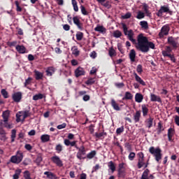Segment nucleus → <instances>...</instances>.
<instances>
[{
	"mask_svg": "<svg viewBox=\"0 0 179 179\" xmlns=\"http://www.w3.org/2000/svg\"><path fill=\"white\" fill-rule=\"evenodd\" d=\"M164 131V128L163 127V124H162V122L158 123V127H157V134L158 135H160L162 132Z\"/></svg>",
	"mask_w": 179,
	"mask_h": 179,
	"instance_id": "obj_38",
	"label": "nucleus"
},
{
	"mask_svg": "<svg viewBox=\"0 0 179 179\" xmlns=\"http://www.w3.org/2000/svg\"><path fill=\"white\" fill-rule=\"evenodd\" d=\"M108 55L110 57H115V55H117V53L115 52V50H114V48H110L108 50Z\"/></svg>",
	"mask_w": 179,
	"mask_h": 179,
	"instance_id": "obj_41",
	"label": "nucleus"
},
{
	"mask_svg": "<svg viewBox=\"0 0 179 179\" xmlns=\"http://www.w3.org/2000/svg\"><path fill=\"white\" fill-rule=\"evenodd\" d=\"M21 115H22V121H24V119L27 118V117L30 115V113L29 112V110H26Z\"/></svg>",
	"mask_w": 179,
	"mask_h": 179,
	"instance_id": "obj_48",
	"label": "nucleus"
},
{
	"mask_svg": "<svg viewBox=\"0 0 179 179\" xmlns=\"http://www.w3.org/2000/svg\"><path fill=\"white\" fill-rule=\"evenodd\" d=\"M173 50L171 49V47L170 46H166L165 48V50H162V55L164 57H169V55H171L170 52H171Z\"/></svg>",
	"mask_w": 179,
	"mask_h": 179,
	"instance_id": "obj_19",
	"label": "nucleus"
},
{
	"mask_svg": "<svg viewBox=\"0 0 179 179\" xmlns=\"http://www.w3.org/2000/svg\"><path fill=\"white\" fill-rule=\"evenodd\" d=\"M145 166V169L148 167V164L145 163V159H138V164L137 167L138 169H142Z\"/></svg>",
	"mask_w": 179,
	"mask_h": 179,
	"instance_id": "obj_23",
	"label": "nucleus"
},
{
	"mask_svg": "<svg viewBox=\"0 0 179 179\" xmlns=\"http://www.w3.org/2000/svg\"><path fill=\"white\" fill-rule=\"evenodd\" d=\"M34 73H35V78L36 80H40L43 79V76H44V74L37 70H34Z\"/></svg>",
	"mask_w": 179,
	"mask_h": 179,
	"instance_id": "obj_25",
	"label": "nucleus"
},
{
	"mask_svg": "<svg viewBox=\"0 0 179 179\" xmlns=\"http://www.w3.org/2000/svg\"><path fill=\"white\" fill-rule=\"evenodd\" d=\"M24 179H34V178H31L30 171H24Z\"/></svg>",
	"mask_w": 179,
	"mask_h": 179,
	"instance_id": "obj_43",
	"label": "nucleus"
},
{
	"mask_svg": "<svg viewBox=\"0 0 179 179\" xmlns=\"http://www.w3.org/2000/svg\"><path fill=\"white\" fill-rule=\"evenodd\" d=\"M96 154L97 152H96V150H92L87 155L86 157L87 159H89L90 160L93 159V157H94V156H96Z\"/></svg>",
	"mask_w": 179,
	"mask_h": 179,
	"instance_id": "obj_37",
	"label": "nucleus"
},
{
	"mask_svg": "<svg viewBox=\"0 0 179 179\" xmlns=\"http://www.w3.org/2000/svg\"><path fill=\"white\" fill-rule=\"evenodd\" d=\"M138 160H143L145 159V155H143V152H140L137 153Z\"/></svg>",
	"mask_w": 179,
	"mask_h": 179,
	"instance_id": "obj_51",
	"label": "nucleus"
},
{
	"mask_svg": "<svg viewBox=\"0 0 179 179\" xmlns=\"http://www.w3.org/2000/svg\"><path fill=\"white\" fill-rule=\"evenodd\" d=\"M96 83V78H88V80L85 81V85L90 86Z\"/></svg>",
	"mask_w": 179,
	"mask_h": 179,
	"instance_id": "obj_31",
	"label": "nucleus"
},
{
	"mask_svg": "<svg viewBox=\"0 0 179 179\" xmlns=\"http://www.w3.org/2000/svg\"><path fill=\"white\" fill-rule=\"evenodd\" d=\"M73 22L74 24H76L79 29V30H83V24L80 22V20H79V17L78 16H75L73 17Z\"/></svg>",
	"mask_w": 179,
	"mask_h": 179,
	"instance_id": "obj_9",
	"label": "nucleus"
},
{
	"mask_svg": "<svg viewBox=\"0 0 179 179\" xmlns=\"http://www.w3.org/2000/svg\"><path fill=\"white\" fill-rule=\"evenodd\" d=\"M119 176H124L125 174V169H118Z\"/></svg>",
	"mask_w": 179,
	"mask_h": 179,
	"instance_id": "obj_64",
	"label": "nucleus"
},
{
	"mask_svg": "<svg viewBox=\"0 0 179 179\" xmlns=\"http://www.w3.org/2000/svg\"><path fill=\"white\" fill-rule=\"evenodd\" d=\"M154 178H155V176L150 174L149 169H145L143 171L141 178V179H154Z\"/></svg>",
	"mask_w": 179,
	"mask_h": 179,
	"instance_id": "obj_8",
	"label": "nucleus"
},
{
	"mask_svg": "<svg viewBox=\"0 0 179 179\" xmlns=\"http://www.w3.org/2000/svg\"><path fill=\"white\" fill-rule=\"evenodd\" d=\"M153 120L154 118L150 116L149 118L145 121L148 128H152V127H153Z\"/></svg>",
	"mask_w": 179,
	"mask_h": 179,
	"instance_id": "obj_22",
	"label": "nucleus"
},
{
	"mask_svg": "<svg viewBox=\"0 0 179 179\" xmlns=\"http://www.w3.org/2000/svg\"><path fill=\"white\" fill-rule=\"evenodd\" d=\"M1 93L4 99H8V97H9V95L8 94V92L5 89H2L1 91Z\"/></svg>",
	"mask_w": 179,
	"mask_h": 179,
	"instance_id": "obj_47",
	"label": "nucleus"
},
{
	"mask_svg": "<svg viewBox=\"0 0 179 179\" xmlns=\"http://www.w3.org/2000/svg\"><path fill=\"white\" fill-rule=\"evenodd\" d=\"M170 31V27L168 25H164L161 29V31L159 33L160 38H163L164 36H167Z\"/></svg>",
	"mask_w": 179,
	"mask_h": 179,
	"instance_id": "obj_7",
	"label": "nucleus"
},
{
	"mask_svg": "<svg viewBox=\"0 0 179 179\" xmlns=\"http://www.w3.org/2000/svg\"><path fill=\"white\" fill-rule=\"evenodd\" d=\"M55 150L57 152V153H61L62 150V145L61 144H58L55 147Z\"/></svg>",
	"mask_w": 179,
	"mask_h": 179,
	"instance_id": "obj_54",
	"label": "nucleus"
},
{
	"mask_svg": "<svg viewBox=\"0 0 179 179\" xmlns=\"http://www.w3.org/2000/svg\"><path fill=\"white\" fill-rule=\"evenodd\" d=\"M43 97H44V95H43V94H35L33 96V100H34L35 101H37V100H41V99H43Z\"/></svg>",
	"mask_w": 179,
	"mask_h": 179,
	"instance_id": "obj_39",
	"label": "nucleus"
},
{
	"mask_svg": "<svg viewBox=\"0 0 179 179\" xmlns=\"http://www.w3.org/2000/svg\"><path fill=\"white\" fill-rule=\"evenodd\" d=\"M137 45H136L137 50H139L142 52H148L149 49L155 50V43L149 42L146 36H143V34H139L137 38Z\"/></svg>",
	"mask_w": 179,
	"mask_h": 179,
	"instance_id": "obj_1",
	"label": "nucleus"
},
{
	"mask_svg": "<svg viewBox=\"0 0 179 179\" xmlns=\"http://www.w3.org/2000/svg\"><path fill=\"white\" fill-rule=\"evenodd\" d=\"M76 36L78 41H81V40L83 38V34L80 31H78L77 32Z\"/></svg>",
	"mask_w": 179,
	"mask_h": 179,
	"instance_id": "obj_46",
	"label": "nucleus"
},
{
	"mask_svg": "<svg viewBox=\"0 0 179 179\" xmlns=\"http://www.w3.org/2000/svg\"><path fill=\"white\" fill-rule=\"evenodd\" d=\"M22 173V169H17L15 171V174L13 176V179H19V176Z\"/></svg>",
	"mask_w": 179,
	"mask_h": 179,
	"instance_id": "obj_34",
	"label": "nucleus"
},
{
	"mask_svg": "<svg viewBox=\"0 0 179 179\" xmlns=\"http://www.w3.org/2000/svg\"><path fill=\"white\" fill-rule=\"evenodd\" d=\"M71 3L73 5V10L75 12H79V7L78 6V2L76 0H71Z\"/></svg>",
	"mask_w": 179,
	"mask_h": 179,
	"instance_id": "obj_35",
	"label": "nucleus"
},
{
	"mask_svg": "<svg viewBox=\"0 0 179 179\" xmlns=\"http://www.w3.org/2000/svg\"><path fill=\"white\" fill-rule=\"evenodd\" d=\"M118 170H125V163L122 162V163L119 164Z\"/></svg>",
	"mask_w": 179,
	"mask_h": 179,
	"instance_id": "obj_61",
	"label": "nucleus"
},
{
	"mask_svg": "<svg viewBox=\"0 0 179 179\" xmlns=\"http://www.w3.org/2000/svg\"><path fill=\"white\" fill-rule=\"evenodd\" d=\"M63 29L66 31H69V30H71V26H69V24H64L63 25Z\"/></svg>",
	"mask_w": 179,
	"mask_h": 179,
	"instance_id": "obj_60",
	"label": "nucleus"
},
{
	"mask_svg": "<svg viewBox=\"0 0 179 179\" xmlns=\"http://www.w3.org/2000/svg\"><path fill=\"white\" fill-rule=\"evenodd\" d=\"M168 43L169 44H170L171 45H172L174 48H177V41L176 39H174V38L173 37H169L168 38Z\"/></svg>",
	"mask_w": 179,
	"mask_h": 179,
	"instance_id": "obj_17",
	"label": "nucleus"
},
{
	"mask_svg": "<svg viewBox=\"0 0 179 179\" xmlns=\"http://www.w3.org/2000/svg\"><path fill=\"white\" fill-rule=\"evenodd\" d=\"M141 110L143 113V117H146V115H148L149 113V108H148V106L145 104H143L141 106Z\"/></svg>",
	"mask_w": 179,
	"mask_h": 179,
	"instance_id": "obj_26",
	"label": "nucleus"
},
{
	"mask_svg": "<svg viewBox=\"0 0 179 179\" xmlns=\"http://www.w3.org/2000/svg\"><path fill=\"white\" fill-rule=\"evenodd\" d=\"M143 9L145 13H146V15H149V6H148V4L144 3L143 5Z\"/></svg>",
	"mask_w": 179,
	"mask_h": 179,
	"instance_id": "obj_49",
	"label": "nucleus"
},
{
	"mask_svg": "<svg viewBox=\"0 0 179 179\" xmlns=\"http://www.w3.org/2000/svg\"><path fill=\"white\" fill-rule=\"evenodd\" d=\"M136 71L138 72V73H139V75H141L143 72V69L142 68V65L138 64L137 66Z\"/></svg>",
	"mask_w": 179,
	"mask_h": 179,
	"instance_id": "obj_53",
	"label": "nucleus"
},
{
	"mask_svg": "<svg viewBox=\"0 0 179 179\" xmlns=\"http://www.w3.org/2000/svg\"><path fill=\"white\" fill-rule=\"evenodd\" d=\"M22 160H23V152L21 151H17L16 155L10 158L11 163H14V164H19L22 162Z\"/></svg>",
	"mask_w": 179,
	"mask_h": 179,
	"instance_id": "obj_4",
	"label": "nucleus"
},
{
	"mask_svg": "<svg viewBox=\"0 0 179 179\" xmlns=\"http://www.w3.org/2000/svg\"><path fill=\"white\" fill-rule=\"evenodd\" d=\"M80 8L81 13L84 15V16H87V15H89V12H87V10H86V8H85L83 5H81Z\"/></svg>",
	"mask_w": 179,
	"mask_h": 179,
	"instance_id": "obj_42",
	"label": "nucleus"
},
{
	"mask_svg": "<svg viewBox=\"0 0 179 179\" xmlns=\"http://www.w3.org/2000/svg\"><path fill=\"white\" fill-rule=\"evenodd\" d=\"M143 17H145V13L142 11H138L136 19L141 20V19H143Z\"/></svg>",
	"mask_w": 179,
	"mask_h": 179,
	"instance_id": "obj_44",
	"label": "nucleus"
},
{
	"mask_svg": "<svg viewBox=\"0 0 179 179\" xmlns=\"http://www.w3.org/2000/svg\"><path fill=\"white\" fill-rule=\"evenodd\" d=\"M141 120V112L140 110H137L136 113L134 115V120L135 122H139Z\"/></svg>",
	"mask_w": 179,
	"mask_h": 179,
	"instance_id": "obj_28",
	"label": "nucleus"
},
{
	"mask_svg": "<svg viewBox=\"0 0 179 179\" xmlns=\"http://www.w3.org/2000/svg\"><path fill=\"white\" fill-rule=\"evenodd\" d=\"M9 115H10V111L9 110H7L6 111H3L2 113L3 117V122H6L9 120Z\"/></svg>",
	"mask_w": 179,
	"mask_h": 179,
	"instance_id": "obj_14",
	"label": "nucleus"
},
{
	"mask_svg": "<svg viewBox=\"0 0 179 179\" xmlns=\"http://www.w3.org/2000/svg\"><path fill=\"white\" fill-rule=\"evenodd\" d=\"M95 31H99V33H106V29L103 26L98 25L94 28Z\"/></svg>",
	"mask_w": 179,
	"mask_h": 179,
	"instance_id": "obj_33",
	"label": "nucleus"
},
{
	"mask_svg": "<svg viewBox=\"0 0 179 179\" xmlns=\"http://www.w3.org/2000/svg\"><path fill=\"white\" fill-rule=\"evenodd\" d=\"M122 132H124V127H119L116 130V134H117V135L122 134Z\"/></svg>",
	"mask_w": 179,
	"mask_h": 179,
	"instance_id": "obj_59",
	"label": "nucleus"
},
{
	"mask_svg": "<svg viewBox=\"0 0 179 179\" xmlns=\"http://www.w3.org/2000/svg\"><path fill=\"white\" fill-rule=\"evenodd\" d=\"M55 73V68L54 66L48 67L46 69V76H52Z\"/></svg>",
	"mask_w": 179,
	"mask_h": 179,
	"instance_id": "obj_16",
	"label": "nucleus"
},
{
	"mask_svg": "<svg viewBox=\"0 0 179 179\" xmlns=\"http://www.w3.org/2000/svg\"><path fill=\"white\" fill-rule=\"evenodd\" d=\"M15 138H16V130L13 129L11 131V142H15Z\"/></svg>",
	"mask_w": 179,
	"mask_h": 179,
	"instance_id": "obj_50",
	"label": "nucleus"
},
{
	"mask_svg": "<svg viewBox=\"0 0 179 179\" xmlns=\"http://www.w3.org/2000/svg\"><path fill=\"white\" fill-rule=\"evenodd\" d=\"M64 128H66V123H63L57 126V129H64Z\"/></svg>",
	"mask_w": 179,
	"mask_h": 179,
	"instance_id": "obj_62",
	"label": "nucleus"
},
{
	"mask_svg": "<svg viewBox=\"0 0 179 179\" xmlns=\"http://www.w3.org/2000/svg\"><path fill=\"white\" fill-rule=\"evenodd\" d=\"M15 50L19 54H26V47L23 45H17L15 46Z\"/></svg>",
	"mask_w": 179,
	"mask_h": 179,
	"instance_id": "obj_12",
	"label": "nucleus"
},
{
	"mask_svg": "<svg viewBox=\"0 0 179 179\" xmlns=\"http://www.w3.org/2000/svg\"><path fill=\"white\" fill-rule=\"evenodd\" d=\"M134 76L138 83L142 85V86H146V83H145V81H143V80H142V78L139 77L136 72L134 73Z\"/></svg>",
	"mask_w": 179,
	"mask_h": 179,
	"instance_id": "obj_15",
	"label": "nucleus"
},
{
	"mask_svg": "<svg viewBox=\"0 0 179 179\" xmlns=\"http://www.w3.org/2000/svg\"><path fill=\"white\" fill-rule=\"evenodd\" d=\"M169 10L170 8L168 6H161V8L157 12V16H163V13H166Z\"/></svg>",
	"mask_w": 179,
	"mask_h": 179,
	"instance_id": "obj_13",
	"label": "nucleus"
},
{
	"mask_svg": "<svg viewBox=\"0 0 179 179\" xmlns=\"http://www.w3.org/2000/svg\"><path fill=\"white\" fill-rule=\"evenodd\" d=\"M76 78H79V76H82L85 75V69L82 67H78L75 71Z\"/></svg>",
	"mask_w": 179,
	"mask_h": 179,
	"instance_id": "obj_11",
	"label": "nucleus"
},
{
	"mask_svg": "<svg viewBox=\"0 0 179 179\" xmlns=\"http://www.w3.org/2000/svg\"><path fill=\"white\" fill-rule=\"evenodd\" d=\"M51 160L58 167H62V166H64V164L62 163V160H61V158H59V157L57 155L52 157Z\"/></svg>",
	"mask_w": 179,
	"mask_h": 179,
	"instance_id": "obj_6",
	"label": "nucleus"
},
{
	"mask_svg": "<svg viewBox=\"0 0 179 179\" xmlns=\"http://www.w3.org/2000/svg\"><path fill=\"white\" fill-rule=\"evenodd\" d=\"M85 155H86V150L85 146L82 145L76 154V157L78 160H83L86 159V157H83Z\"/></svg>",
	"mask_w": 179,
	"mask_h": 179,
	"instance_id": "obj_5",
	"label": "nucleus"
},
{
	"mask_svg": "<svg viewBox=\"0 0 179 179\" xmlns=\"http://www.w3.org/2000/svg\"><path fill=\"white\" fill-rule=\"evenodd\" d=\"M41 141L43 143L48 142L50 141V135L43 134L41 136Z\"/></svg>",
	"mask_w": 179,
	"mask_h": 179,
	"instance_id": "obj_36",
	"label": "nucleus"
},
{
	"mask_svg": "<svg viewBox=\"0 0 179 179\" xmlns=\"http://www.w3.org/2000/svg\"><path fill=\"white\" fill-rule=\"evenodd\" d=\"M44 175L46 176L47 178H49V179H57V178H58L55 174H54V173H52V172H50V171L44 172Z\"/></svg>",
	"mask_w": 179,
	"mask_h": 179,
	"instance_id": "obj_24",
	"label": "nucleus"
},
{
	"mask_svg": "<svg viewBox=\"0 0 179 179\" xmlns=\"http://www.w3.org/2000/svg\"><path fill=\"white\" fill-rule=\"evenodd\" d=\"M15 6H16V10L17 12H20L22 10V8L21 6H20V3H19V1H15Z\"/></svg>",
	"mask_w": 179,
	"mask_h": 179,
	"instance_id": "obj_55",
	"label": "nucleus"
},
{
	"mask_svg": "<svg viewBox=\"0 0 179 179\" xmlns=\"http://www.w3.org/2000/svg\"><path fill=\"white\" fill-rule=\"evenodd\" d=\"M129 57L131 62H135V58L136 57V52H135V50L132 49L130 50Z\"/></svg>",
	"mask_w": 179,
	"mask_h": 179,
	"instance_id": "obj_20",
	"label": "nucleus"
},
{
	"mask_svg": "<svg viewBox=\"0 0 179 179\" xmlns=\"http://www.w3.org/2000/svg\"><path fill=\"white\" fill-rule=\"evenodd\" d=\"M150 101H157L158 103H162V99L155 94H150Z\"/></svg>",
	"mask_w": 179,
	"mask_h": 179,
	"instance_id": "obj_18",
	"label": "nucleus"
},
{
	"mask_svg": "<svg viewBox=\"0 0 179 179\" xmlns=\"http://www.w3.org/2000/svg\"><path fill=\"white\" fill-rule=\"evenodd\" d=\"M103 6L105 8H107V9L111 8V4L110 3V1H106L102 4Z\"/></svg>",
	"mask_w": 179,
	"mask_h": 179,
	"instance_id": "obj_56",
	"label": "nucleus"
},
{
	"mask_svg": "<svg viewBox=\"0 0 179 179\" xmlns=\"http://www.w3.org/2000/svg\"><path fill=\"white\" fill-rule=\"evenodd\" d=\"M135 101L136 103H142L143 101V95L141 93H136L135 95Z\"/></svg>",
	"mask_w": 179,
	"mask_h": 179,
	"instance_id": "obj_21",
	"label": "nucleus"
},
{
	"mask_svg": "<svg viewBox=\"0 0 179 179\" xmlns=\"http://www.w3.org/2000/svg\"><path fill=\"white\" fill-rule=\"evenodd\" d=\"M135 156H136V154H135V152H131L129 153V160H131V162H132V160H134V159H135Z\"/></svg>",
	"mask_w": 179,
	"mask_h": 179,
	"instance_id": "obj_52",
	"label": "nucleus"
},
{
	"mask_svg": "<svg viewBox=\"0 0 179 179\" xmlns=\"http://www.w3.org/2000/svg\"><path fill=\"white\" fill-rule=\"evenodd\" d=\"M108 167L109 170H110L111 173H114L115 171V164L110 161L108 163Z\"/></svg>",
	"mask_w": 179,
	"mask_h": 179,
	"instance_id": "obj_29",
	"label": "nucleus"
},
{
	"mask_svg": "<svg viewBox=\"0 0 179 179\" xmlns=\"http://www.w3.org/2000/svg\"><path fill=\"white\" fill-rule=\"evenodd\" d=\"M13 100L15 103H19L22 100V92H15L13 94Z\"/></svg>",
	"mask_w": 179,
	"mask_h": 179,
	"instance_id": "obj_10",
	"label": "nucleus"
},
{
	"mask_svg": "<svg viewBox=\"0 0 179 179\" xmlns=\"http://www.w3.org/2000/svg\"><path fill=\"white\" fill-rule=\"evenodd\" d=\"M111 106L116 111H120V106L114 99H111Z\"/></svg>",
	"mask_w": 179,
	"mask_h": 179,
	"instance_id": "obj_32",
	"label": "nucleus"
},
{
	"mask_svg": "<svg viewBox=\"0 0 179 179\" xmlns=\"http://www.w3.org/2000/svg\"><path fill=\"white\" fill-rule=\"evenodd\" d=\"M71 51L73 55H75V57H79V54H80V52L79 51V49H78V47L73 46L71 48Z\"/></svg>",
	"mask_w": 179,
	"mask_h": 179,
	"instance_id": "obj_30",
	"label": "nucleus"
},
{
	"mask_svg": "<svg viewBox=\"0 0 179 179\" xmlns=\"http://www.w3.org/2000/svg\"><path fill=\"white\" fill-rule=\"evenodd\" d=\"M132 99H134V95L129 92H126L122 100H132Z\"/></svg>",
	"mask_w": 179,
	"mask_h": 179,
	"instance_id": "obj_27",
	"label": "nucleus"
},
{
	"mask_svg": "<svg viewBox=\"0 0 179 179\" xmlns=\"http://www.w3.org/2000/svg\"><path fill=\"white\" fill-rule=\"evenodd\" d=\"M149 152L152 155L157 163L162 160L163 155L162 154V149H160V148H155V147H150L149 148Z\"/></svg>",
	"mask_w": 179,
	"mask_h": 179,
	"instance_id": "obj_3",
	"label": "nucleus"
},
{
	"mask_svg": "<svg viewBox=\"0 0 179 179\" xmlns=\"http://www.w3.org/2000/svg\"><path fill=\"white\" fill-rule=\"evenodd\" d=\"M122 36V33L120 30H116L113 32V37L115 38H120Z\"/></svg>",
	"mask_w": 179,
	"mask_h": 179,
	"instance_id": "obj_40",
	"label": "nucleus"
},
{
	"mask_svg": "<svg viewBox=\"0 0 179 179\" xmlns=\"http://www.w3.org/2000/svg\"><path fill=\"white\" fill-rule=\"evenodd\" d=\"M83 100L84 101H89V100H90V95H84L83 97Z\"/></svg>",
	"mask_w": 179,
	"mask_h": 179,
	"instance_id": "obj_63",
	"label": "nucleus"
},
{
	"mask_svg": "<svg viewBox=\"0 0 179 179\" xmlns=\"http://www.w3.org/2000/svg\"><path fill=\"white\" fill-rule=\"evenodd\" d=\"M140 25L141 26L142 29H145L146 30V29H148L149 26L148 24V22L146 21H141L140 22Z\"/></svg>",
	"mask_w": 179,
	"mask_h": 179,
	"instance_id": "obj_45",
	"label": "nucleus"
},
{
	"mask_svg": "<svg viewBox=\"0 0 179 179\" xmlns=\"http://www.w3.org/2000/svg\"><path fill=\"white\" fill-rule=\"evenodd\" d=\"M122 29L124 36H127V38L133 43V44H136V39H135V33L132 29L128 30V27L125 24H122Z\"/></svg>",
	"mask_w": 179,
	"mask_h": 179,
	"instance_id": "obj_2",
	"label": "nucleus"
},
{
	"mask_svg": "<svg viewBox=\"0 0 179 179\" xmlns=\"http://www.w3.org/2000/svg\"><path fill=\"white\" fill-rule=\"evenodd\" d=\"M4 122L3 125L6 128H8V129H11V128H13V126H12L11 124H9L8 122V121L7 122Z\"/></svg>",
	"mask_w": 179,
	"mask_h": 179,
	"instance_id": "obj_57",
	"label": "nucleus"
},
{
	"mask_svg": "<svg viewBox=\"0 0 179 179\" xmlns=\"http://www.w3.org/2000/svg\"><path fill=\"white\" fill-rule=\"evenodd\" d=\"M97 71H98L97 68L92 67L90 73V75H96V73H97Z\"/></svg>",
	"mask_w": 179,
	"mask_h": 179,
	"instance_id": "obj_58",
	"label": "nucleus"
}]
</instances>
